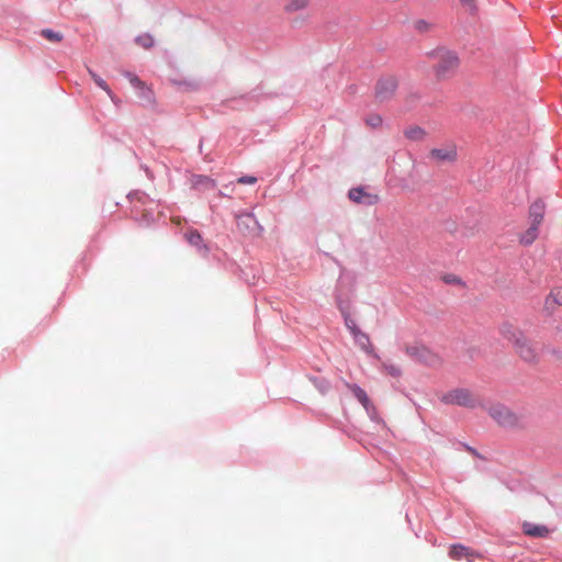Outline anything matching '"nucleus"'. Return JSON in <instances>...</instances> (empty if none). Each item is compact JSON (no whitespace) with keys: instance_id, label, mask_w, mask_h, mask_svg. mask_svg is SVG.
I'll list each match as a JSON object with an SVG mask.
<instances>
[{"instance_id":"f257e3e1","label":"nucleus","mask_w":562,"mask_h":562,"mask_svg":"<svg viewBox=\"0 0 562 562\" xmlns=\"http://www.w3.org/2000/svg\"><path fill=\"white\" fill-rule=\"evenodd\" d=\"M429 57L434 59V71L438 79H445L452 76L459 67V58L456 53L439 48L429 53Z\"/></svg>"},{"instance_id":"f03ea898","label":"nucleus","mask_w":562,"mask_h":562,"mask_svg":"<svg viewBox=\"0 0 562 562\" xmlns=\"http://www.w3.org/2000/svg\"><path fill=\"white\" fill-rule=\"evenodd\" d=\"M487 414L501 427L510 429L525 427L524 417L503 404L496 403L490 405L487 407Z\"/></svg>"},{"instance_id":"7ed1b4c3","label":"nucleus","mask_w":562,"mask_h":562,"mask_svg":"<svg viewBox=\"0 0 562 562\" xmlns=\"http://www.w3.org/2000/svg\"><path fill=\"white\" fill-rule=\"evenodd\" d=\"M441 401L449 405L475 408L480 405L479 397L469 389H454L442 395Z\"/></svg>"},{"instance_id":"20e7f679","label":"nucleus","mask_w":562,"mask_h":562,"mask_svg":"<svg viewBox=\"0 0 562 562\" xmlns=\"http://www.w3.org/2000/svg\"><path fill=\"white\" fill-rule=\"evenodd\" d=\"M406 353L414 360L428 367H437L442 362L441 358L437 353L423 345L407 346Z\"/></svg>"},{"instance_id":"39448f33","label":"nucleus","mask_w":562,"mask_h":562,"mask_svg":"<svg viewBox=\"0 0 562 562\" xmlns=\"http://www.w3.org/2000/svg\"><path fill=\"white\" fill-rule=\"evenodd\" d=\"M397 89V80L393 76L382 77L375 87V97L379 101L383 102L390 100Z\"/></svg>"},{"instance_id":"423d86ee","label":"nucleus","mask_w":562,"mask_h":562,"mask_svg":"<svg viewBox=\"0 0 562 562\" xmlns=\"http://www.w3.org/2000/svg\"><path fill=\"white\" fill-rule=\"evenodd\" d=\"M348 196L352 202L367 206L375 205L380 201L376 193L367 191L363 187L350 189Z\"/></svg>"},{"instance_id":"0eeeda50","label":"nucleus","mask_w":562,"mask_h":562,"mask_svg":"<svg viewBox=\"0 0 562 562\" xmlns=\"http://www.w3.org/2000/svg\"><path fill=\"white\" fill-rule=\"evenodd\" d=\"M514 347L517 355L526 362H536L538 360V351L526 336Z\"/></svg>"},{"instance_id":"6e6552de","label":"nucleus","mask_w":562,"mask_h":562,"mask_svg":"<svg viewBox=\"0 0 562 562\" xmlns=\"http://www.w3.org/2000/svg\"><path fill=\"white\" fill-rule=\"evenodd\" d=\"M237 227L243 234H256L261 227L255 216L250 213L236 216Z\"/></svg>"},{"instance_id":"1a4fd4ad","label":"nucleus","mask_w":562,"mask_h":562,"mask_svg":"<svg viewBox=\"0 0 562 562\" xmlns=\"http://www.w3.org/2000/svg\"><path fill=\"white\" fill-rule=\"evenodd\" d=\"M429 157L436 162H451L457 159V150L453 146L446 148H434L430 150Z\"/></svg>"},{"instance_id":"9d476101","label":"nucleus","mask_w":562,"mask_h":562,"mask_svg":"<svg viewBox=\"0 0 562 562\" xmlns=\"http://www.w3.org/2000/svg\"><path fill=\"white\" fill-rule=\"evenodd\" d=\"M449 557L453 560L465 559L468 562H473L479 554L462 544H453L450 547Z\"/></svg>"},{"instance_id":"9b49d317","label":"nucleus","mask_w":562,"mask_h":562,"mask_svg":"<svg viewBox=\"0 0 562 562\" xmlns=\"http://www.w3.org/2000/svg\"><path fill=\"white\" fill-rule=\"evenodd\" d=\"M501 334L506 340L512 342L514 346L517 345L525 337L522 331L510 323H504L501 326Z\"/></svg>"},{"instance_id":"f8f14e48","label":"nucleus","mask_w":562,"mask_h":562,"mask_svg":"<svg viewBox=\"0 0 562 562\" xmlns=\"http://www.w3.org/2000/svg\"><path fill=\"white\" fill-rule=\"evenodd\" d=\"M531 224L539 226L544 216V203L541 200L535 201L529 209Z\"/></svg>"},{"instance_id":"ddd939ff","label":"nucleus","mask_w":562,"mask_h":562,"mask_svg":"<svg viewBox=\"0 0 562 562\" xmlns=\"http://www.w3.org/2000/svg\"><path fill=\"white\" fill-rule=\"evenodd\" d=\"M524 532L530 537L544 538L549 535V529L546 526L533 525L525 522L522 525Z\"/></svg>"},{"instance_id":"4468645a","label":"nucleus","mask_w":562,"mask_h":562,"mask_svg":"<svg viewBox=\"0 0 562 562\" xmlns=\"http://www.w3.org/2000/svg\"><path fill=\"white\" fill-rule=\"evenodd\" d=\"M192 186L194 188L214 189L216 183L213 179L206 176L196 175L192 177Z\"/></svg>"},{"instance_id":"2eb2a0df","label":"nucleus","mask_w":562,"mask_h":562,"mask_svg":"<svg viewBox=\"0 0 562 562\" xmlns=\"http://www.w3.org/2000/svg\"><path fill=\"white\" fill-rule=\"evenodd\" d=\"M311 0H285L284 10L289 13H293L305 9Z\"/></svg>"},{"instance_id":"dca6fc26","label":"nucleus","mask_w":562,"mask_h":562,"mask_svg":"<svg viewBox=\"0 0 562 562\" xmlns=\"http://www.w3.org/2000/svg\"><path fill=\"white\" fill-rule=\"evenodd\" d=\"M352 336H353V339H355L356 344L361 349H363L366 351H369V349L371 347V344H370V338H369V336L366 333H363L361 330H356Z\"/></svg>"},{"instance_id":"f3484780","label":"nucleus","mask_w":562,"mask_h":562,"mask_svg":"<svg viewBox=\"0 0 562 562\" xmlns=\"http://www.w3.org/2000/svg\"><path fill=\"white\" fill-rule=\"evenodd\" d=\"M131 83L143 91V97L146 98L148 101L153 100V92L149 88L145 86V83L136 76L130 77Z\"/></svg>"},{"instance_id":"a211bd4d","label":"nucleus","mask_w":562,"mask_h":562,"mask_svg":"<svg viewBox=\"0 0 562 562\" xmlns=\"http://www.w3.org/2000/svg\"><path fill=\"white\" fill-rule=\"evenodd\" d=\"M404 135L411 140H422L425 137V131L419 126H409L404 131Z\"/></svg>"},{"instance_id":"6ab92c4d","label":"nucleus","mask_w":562,"mask_h":562,"mask_svg":"<svg viewBox=\"0 0 562 562\" xmlns=\"http://www.w3.org/2000/svg\"><path fill=\"white\" fill-rule=\"evenodd\" d=\"M538 227L539 226H535L533 224H530V227L521 236L520 241L525 245H529V244L533 243V240L538 236Z\"/></svg>"},{"instance_id":"aec40b11","label":"nucleus","mask_w":562,"mask_h":562,"mask_svg":"<svg viewBox=\"0 0 562 562\" xmlns=\"http://www.w3.org/2000/svg\"><path fill=\"white\" fill-rule=\"evenodd\" d=\"M348 387L352 391L358 401L367 408L369 404V397L367 393L358 385L348 384Z\"/></svg>"},{"instance_id":"412c9836","label":"nucleus","mask_w":562,"mask_h":562,"mask_svg":"<svg viewBox=\"0 0 562 562\" xmlns=\"http://www.w3.org/2000/svg\"><path fill=\"white\" fill-rule=\"evenodd\" d=\"M186 239L189 244L195 247H200L202 245V236L201 234L195 229H189L184 234Z\"/></svg>"},{"instance_id":"4be33fe9","label":"nucleus","mask_w":562,"mask_h":562,"mask_svg":"<svg viewBox=\"0 0 562 562\" xmlns=\"http://www.w3.org/2000/svg\"><path fill=\"white\" fill-rule=\"evenodd\" d=\"M136 43L145 49H149L154 46V37L150 34H142L136 37Z\"/></svg>"},{"instance_id":"5701e85b","label":"nucleus","mask_w":562,"mask_h":562,"mask_svg":"<svg viewBox=\"0 0 562 562\" xmlns=\"http://www.w3.org/2000/svg\"><path fill=\"white\" fill-rule=\"evenodd\" d=\"M89 74L92 77L95 85L98 87H100L102 90H104L110 97H112V91H111L110 87L108 86V83L100 76H98L95 72H93L90 69H89Z\"/></svg>"},{"instance_id":"b1692460","label":"nucleus","mask_w":562,"mask_h":562,"mask_svg":"<svg viewBox=\"0 0 562 562\" xmlns=\"http://www.w3.org/2000/svg\"><path fill=\"white\" fill-rule=\"evenodd\" d=\"M42 36L49 42H60L63 40V34L58 32H54L53 30L45 29L41 32Z\"/></svg>"},{"instance_id":"393cba45","label":"nucleus","mask_w":562,"mask_h":562,"mask_svg":"<svg viewBox=\"0 0 562 562\" xmlns=\"http://www.w3.org/2000/svg\"><path fill=\"white\" fill-rule=\"evenodd\" d=\"M551 302H554L558 305L562 306V288L554 289L551 291L550 295L546 301V304L549 305Z\"/></svg>"},{"instance_id":"a878e982","label":"nucleus","mask_w":562,"mask_h":562,"mask_svg":"<svg viewBox=\"0 0 562 562\" xmlns=\"http://www.w3.org/2000/svg\"><path fill=\"white\" fill-rule=\"evenodd\" d=\"M366 123L368 126L372 127V128H379L382 126V123H383V119L381 115L379 114H370L367 119H366Z\"/></svg>"},{"instance_id":"bb28decb","label":"nucleus","mask_w":562,"mask_h":562,"mask_svg":"<svg viewBox=\"0 0 562 562\" xmlns=\"http://www.w3.org/2000/svg\"><path fill=\"white\" fill-rule=\"evenodd\" d=\"M383 369L387 374L394 378H397L402 374L401 368L394 363H383Z\"/></svg>"},{"instance_id":"cd10ccee","label":"nucleus","mask_w":562,"mask_h":562,"mask_svg":"<svg viewBox=\"0 0 562 562\" xmlns=\"http://www.w3.org/2000/svg\"><path fill=\"white\" fill-rule=\"evenodd\" d=\"M237 182L240 184H255L257 182V178L254 176H244L238 178Z\"/></svg>"},{"instance_id":"c85d7f7f","label":"nucleus","mask_w":562,"mask_h":562,"mask_svg":"<svg viewBox=\"0 0 562 562\" xmlns=\"http://www.w3.org/2000/svg\"><path fill=\"white\" fill-rule=\"evenodd\" d=\"M346 325L352 335L355 334L356 330H360L352 319H347Z\"/></svg>"},{"instance_id":"c756f323","label":"nucleus","mask_w":562,"mask_h":562,"mask_svg":"<svg viewBox=\"0 0 562 562\" xmlns=\"http://www.w3.org/2000/svg\"><path fill=\"white\" fill-rule=\"evenodd\" d=\"M427 26V23L425 21L417 22L418 30H425Z\"/></svg>"},{"instance_id":"7c9ffc66","label":"nucleus","mask_w":562,"mask_h":562,"mask_svg":"<svg viewBox=\"0 0 562 562\" xmlns=\"http://www.w3.org/2000/svg\"><path fill=\"white\" fill-rule=\"evenodd\" d=\"M460 1L465 3V4H471L472 3V0H460Z\"/></svg>"}]
</instances>
